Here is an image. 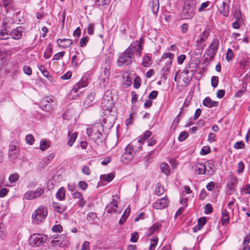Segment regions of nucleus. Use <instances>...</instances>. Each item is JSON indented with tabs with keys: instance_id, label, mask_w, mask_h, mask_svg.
<instances>
[{
	"instance_id": "dca6fc26",
	"label": "nucleus",
	"mask_w": 250,
	"mask_h": 250,
	"mask_svg": "<svg viewBox=\"0 0 250 250\" xmlns=\"http://www.w3.org/2000/svg\"><path fill=\"white\" fill-rule=\"evenodd\" d=\"M193 167L195 169V171L199 175L205 174L207 171L206 166L204 163L197 162L194 164Z\"/></svg>"
},
{
	"instance_id": "58836bf2",
	"label": "nucleus",
	"mask_w": 250,
	"mask_h": 250,
	"mask_svg": "<svg viewBox=\"0 0 250 250\" xmlns=\"http://www.w3.org/2000/svg\"><path fill=\"white\" fill-rule=\"evenodd\" d=\"M3 6L6 11L9 10L13 7L12 0H2Z\"/></svg>"
},
{
	"instance_id": "13d9d810",
	"label": "nucleus",
	"mask_w": 250,
	"mask_h": 250,
	"mask_svg": "<svg viewBox=\"0 0 250 250\" xmlns=\"http://www.w3.org/2000/svg\"><path fill=\"white\" fill-rule=\"evenodd\" d=\"M97 217V214L94 212H90L87 214L86 218L88 221H93Z\"/></svg>"
},
{
	"instance_id": "774afa93",
	"label": "nucleus",
	"mask_w": 250,
	"mask_h": 250,
	"mask_svg": "<svg viewBox=\"0 0 250 250\" xmlns=\"http://www.w3.org/2000/svg\"><path fill=\"white\" fill-rule=\"evenodd\" d=\"M139 238L138 234L137 232H133L131 234L130 241L135 243L137 241Z\"/></svg>"
},
{
	"instance_id": "de8ad7c7",
	"label": "nucleus",
	"mask_w": 250,
	"mask_h": 250,
	"mask_svg": "<svg viewBox=\"0 0 250 250\" xmlns=\"http://www.w3.org/2000/svg\"><path fill=\"white\" fill-rule=\"evenodd\" d=\"M52 48L51 47L47 46L44 53L43 56L45 59H49L52 55Z\"/></svg>"
},
{
	"instance_id": "4d7b16f0",
	"label": "nucleus",
	"mask_w": 250,
	"mask_h": 250,
	"mask_svg": "<svg viewBox=\"0 0 250 250\" xmlns=\"http://www.w3.org/2000/svg\"><path fill=\"white\" fill-rule=\"evenodd\" d=\"M209 1H208L202 3L198 9V11L199 12L204 11L205 9L209 6Z\"/></svg>"
},
{
	"instance_id": "8fccbe9b",
	"label": "nucleus",
	"mask_w": 250,
	"mask_h": 250,
	"mask_svg": "<svg viewBox=\"0 0 250 250\" xmlns=\"http://www.w3.org/2000/svg\"><path fill=\"white\" fill-rule=\"evenodd\" d=\"M234 57V53L232 49L229 48L226 54V60L229 62Z\"/></svg>"
},
{
	"instance_id": "1a4fd4ad",
	"label": "nucleus",
	"mask_w": 250,
	"mask_h": 250,
	"mask_svg": "<svg viewBox=\"0 0 250 250\" xmlns=\"http://www.w3.org/2000/svg\"><path fill=\"white\" fill-rule=\"evenodd\" d=\"M135 143L128 144L125 148V152L133 158L136 153L141 150V146H136Z\"/></svg>"
},
{
	"instance_id": "4c0bfd02",
	"label": "nucleus",
	"mask_w": 250,
	"mask_h": 250,
	"mask_svg": "<svg viewBox=\"0 0 250 250\" xmlns=\"http://www.w3.org/2000/svg\"><path fill=\"white\" fill-rule=\"evenodd\" d=\"M160 168L161 172L165 173L166 175H168L170 172V168L169 166L165 163H162L160 165Z\"/></svg>"
},
{
	"instance_id": "2f4dec72",
	"label": "nucleus",
	"mask_w": 250,
	"mask_h": 250,
	"mask_svg": "<svg viewBox=\"0 0 250 250\" xmlns=\"http://www.w3.org/2000/svg\"><path fill=\"white\" fill-rule=\"evenodd\" d=\"M130 212V209L128 207L124 211L123 214L122 215L119 223L120 225L123 224L126 221L127 218L128 216V215L129 214Z\"/></svg>"
},
{
	"instance_id": "a878e982",
	"label": "nucleus",
	"mask_w": 250,
	"mask_h": 250,
	"mask_svg": "<svg viewBox=\"0 0 250 250\" xmlns=\"http://www.w3.org/2000/svg\"><path fill=\"white\" fill-rule=\"evenodd\" d=\"M229 213L227 209L222 210L221 223L224 225L229 223Z\"/></svg>"
},
{
	"instance_id": "ea45409f",
	"label": "nucleus",
	"mask_w": 250,
	"mask_h": 250,
	"mask_svg": "<svg viewBox=\"0 0 250 250\" xmlns=\"http://www.w3.org/2000/svg\"><path fill=\"white\" fill-rule=\"evenodd\" d=\"M151 8L153 13H157L159 9V0H152Z\"/></svg>"
},
{
	"instance_id": "bf43d9fd",
	"label": "nucleus",
	"mask_w": 250,
	"mask_h": 250,
	"mask_svg": "<svg viewBox=\"0 0 250 250\" xmlns=\"http://www.w3.org/2000/svg\"><path fill=\"white\" fill-rule=\"evenodd\" d=\"M245 146V144L242 142H237L234 145V148L236 149L244 148Z\"/></svg>"
},
{
	"instance_id": "0e129e2a",
	"label": "nucleus",
	"mask_w": 250,
	"mask_h": 250,
	"mask_svg": "<svg viewBox=\"0 0 250 250\" xmlns=\"http://www.w3.org/2000/svg\"><path fill=\"white\" fill-rule=\"evenodd\" d=\"M141 79L138 77H136L135 79H134V83L133 85L134 87L136 89L139 88V87L141 85Z\"/></svg>"
},
{
	"instance_id": "cd10ccee",
	"label": "nucleus",
	"mask_w": 250,
	"mask_h": 250,
	"mask_svg": "<svg viewBox=\"0 0 250 250\" xmlns=\"http://www.w3.org/2000/svg\"><path fill=\"white\" fill-rule=\"evenodd\" d=\"M13 23V22L10 18H5L2 21V27L7 30H10L11 29L10 27Z\"/></svg>"
},
{
	"instance_id": "09e8293b",
	"label": "nucleus",
	"mask_w": 250,
	"mask_h": 250,
	"mask_svg": "<svg viewBox=\"0 0 250 250\" xmlns=\"http://www.w3.org/2000/svg\"><path fill=\"white\" fill-rule=\"evenodd\" d=\"M65 54L64 51H61L55 54L53 58L54 61H59L62 59Z\"/></svg>"
},
{
	"instance_id": "7c9ffc66",
	"label": "nucleus",
	"mask_w": 250,
	"mask_h": 250,
	"mask_svg": "<svg viewBox=\"0 0 250 250\" xmlns=\"http://www.w3.org/2000/svg\"><path fill=\"white\" fill-rule=\"evenodd\" d=\"M219 45V41L217 39L215 38L212 40L208 47L216 52L218 50Z\"/></svg>"
},
{
	"instance_id": "473e14b6",
	"label": "nucleus",
	"mask_w": 250,
	"mask_h": 250,
	"mask_svg": "<svg viewBox=\"0 0 250 250\" xmlns=\"http://www.w3.org/2000/svg\"><path fill=\"white\" fill-rule=\"evenodd\" d=\"M70 135V131H68V137H69V141L67 142V145L69 146H72L74 143L75 142L76 139L77 138L78 134L77 132H74L72 133V134Z\"/></svg>"
},
{
	"instance_id": "052dcab7",
	"label": "nucleus",
	"mask_w": 250,
	"mask_h": 250,
	"mask_svg": "<svg viewBox=\"0 0 250 250\" xmlns=\"http://www.w3.org/2000/svg\"><path fill=\"white\" fill-rule=\"evenodd\" d=\"M146 140V139H145L144 137H143V135H142L138 138V139L137 141H134L132 143H135V145H136V146H142V143Z\"/></svg>"
},
{
	"instance_id": "39448f33",
	"label": "nucleus",
	"mask_w": 250,
	"mask_h": 250,
	"mask_svg": "<svg viewBox=\"0 0 250 250\" xmlns=\"http://www.w3.org/2000/svg\"><path fill=\"white\" fill-rule=\"evenodd\" d=\"M47 214V208L44 206H41L33 211L32 218L37 223H40L46 218Z\"/></svg>"
},
{
	"instance_id": "c756f323",
	"label": "nucleus",
	"mask_w": 250,
	"mask_h": 250,
	"mask_svg": "<svg viewBox=\"0 0 250 250\" xmlns=\"http://www.w3.org/2000/svg\"><path fill=\"white\" fill-rule=\"evenodd\" d=\"M250 240V232L244 237L243 241V248L242 250H250V245H249Z\"/></svg>"
},
{
	"instance_id": "0eeeda50",
	"label": "nucleus",
	"mask_w": 250,
	"mask_h": 250,
	"mask_svg": "<svg viewBox=\"0 0 250 250\" xmlns=\"http://www.w3.org/2000/svg\"><path fill=\"white\" fill-rule=\"evenodd\" d=\"M174 57V55L170 52H167L164 53L162 56V60L165 61V60L168 59L166 63V66H164L162 69V73L163 75H167L169 69L171 67L172 60Z\"/></svg>"
},
{
	"instance_id": "c9c22d12",
	"label": "nucleus",
	"mask_w": 250,
	"mask_h": 250,
	"mask_svg": "<svg viewBox=\"0 0 250 250\" xmlns=\"http://www.w3.org/2000/svg\"><path fill=\"white\" fill-rule=\"evenodd\" d=\"M50 147V142L45 140H42L41 141L40 143V149L42 151H44L46 150L48 148Z\"/></svg>"
},
{
	"instance_id": "20e7f679",
	"label": "nucleus",
	"mask_w": 250,
	"mask_h": 250,
	"mask_svg": "<svg viewBox=\"0 0 250 250\" xmlns=\"http://www.w3.org/2000/svg\"><path fill=\"white\" fill-rule=\"evenodd\" d=\"M47 240L46 235L42 233H34L29 238V244L34 247L43 245Z\"/></svg>"
},
{
	"instance_id": "864d4df0",
	"label": "nucleus",
	"mask_w": 250,
	"mask_h": 250,
	"mask_svg": "<svg viewBox=\"0 0 250 250\" xmlns=\"http://www.w3.org/2000/svg\"><path fill=\"white\" fill-rule=\"evenodd\" d=\"M206 223V219L205 217H201L198 220V229H201Z\"/></svg>"
},
{
	"instance_id": "49530a36",
	"label": "nucleus",
	"mask_w": 250,
	"mask_h": 250,
	"mask_svg": "<svg viewBox=\"0 0 250 250\" xmlns=\"http://www.w3.org/2000/svg\"><path fill=\"white\" fill-rule=\"evenodd\" d=\"M6 229L5 225L3 223H0V238L5 236Z\"/></svg>"
},
{
	"instance_id": "4468645a",
	"label": "nucleus",
	"mask_w": 250,
	"mask_h": 250,
	"mask_svg": "<svg viewBox=\"0 0 250 250\" xmlns=\"http://www.w3.org/2000/svg\"><path fill=\"white\" fill-rule=\"evenodd\" d=\"M57 42L59 47L63 49L70 47L73 43L72 40L69 39H59Z\"/></svg>"
},
{
	"instance_id": "c03bdc74",
	"label": "nucleus",
	"mask_w": 250,
	"mask_h": 250,
	"mask_svg": "<svg viewBox=\"0 0 250 250\" xmlns=\"http://www.w3.org/2000/svg\"><path fill=\"white\" fill-rule=\"evenodd\" d=\"M205 53L208 57V59L211 61L214 57L216 52L208 47L206 49Z\"/></svg>"
},
{
	"instance_id": "603ef678",
	"label": "nucleus",
	"mask_w": 250,
	"mask_h": 250,
	"mask_svg": "<svg viewBox=\"0 0 250 250\" xmlns=\"http://www.w3.org/2000/svg\"><path fill=\"white\" fill-rule=\"evenodd\" d=\"M25 141L27 144L32 145L34 143V138L32 134H28L25 137Z\"/></svg>"
},
{
	"instance_id": "69168bd1",
	"label": "nucleus",
	"mask_w": 250,
	"mask_h": 250,
	"mask_svg": "<svg viewBox=\"0 0 250 250\" xmlns=\"http://www.w3.org/2000/svg\"><path fill=\"white\" fill-rule=\"evenodd\" d=\"M212 212V208L210 204H207L205 207V212L208 214Z\"/></svg>"
},
{
	"instance_id": "9d476101",
	"label": "nucleus",
	"mask_w": 250,
	"mask_h": 250,
	"mask_svg": "<svg viewBox=\"0 0 250 250\" xmlns=\"http://www.w3.org/2000/svg\"><path fill=\"white\" fill-rule=\"evenodd\" d=\"M209 35V32L205 30L199 36L198 39L196 41L197 46L200 48H203L206 46V42Z\"/></svg>"
},
{
	"instance_id": "b1692460",
	"label": "nucleus",
	"mask_w": 250,
	"mask_h": 250,
	"mask_svg": "<svg viewBox=\"0 0 250 250\" xmlns=\"http://www.w3.org/2000/svg\"><path fill=\"white\" fill-rule=\"evenodd\" d=\"M52 207L55 211L61 213L63 212L66 208L64 206L57 202H53L52 203Z\"/></svg>"
},
{
	"instance_id": "a211bd4d",
	"label": "nucleus",
	"mask_w": 250,
	"mask_h": 250,
	"mask_svg": "<svg viewBox=\"0 0 250 250\" xmlns=\"http://www.w3.org/2000/svg\"><path fill=\"white\" fill-rule=\"evenodd\" d=\"M117 207V201L115 199H113L111 203L106 207V209L108 213L116 212Z\"/></svg>"
},
{
	"instance_id": "5701e85b",
	"label": "nucleus",
	"mask_w": 250,
	"mask_h": 250,
	"mask_svg": "<svg viewBox=\"0 0 250 250\" xmlns=\"http://www.w3.org/2000/svg\"><path fill=\"white\" fill-rule=\"evenodd\" d=\"M95 98V93L93 92H91L89 94H88L84 101L83 104L85 107H88L92 105V102L94 100Z\"/></svg>"
},
{
	"instance_id": "a19ab883",
	"label": "nucleus",
	"mask_w": 250,
	"mask_h": 250,
	"mask_svg": "<svg viewBox=\"0 0 250 250\" xmlns=\"http://www.w3.org/2000/svg\"><path fill=\"white\" fill-rule=\"evenodd\" d=\"M114 178V175L113 173L108 174H103L101 176V179L104 181L109 182H111Z\"/></svg>"
},
{
	"instance_id": "393cba45",
	"label": "nucleus",
	"mask_w": 250,
	"mask_h": 250,
	"mask_svg": "<svg viewBox=\"0 0 250 250\" xmlns=\"http://www.w3.org/2000/svg\"><path fill=\"white\" fill-rule=\"evenodd\" d=\"M66 190L63 187L60 188L57 191L56 197L60 201H63L65 199Z\"/></svg>"
},
{
	"instance_id": "a18cd8bd",
	"label": "nucleus",
	"mask_w": 250,
	"mask_h": 250,
	"mask_svg": "<svg viewBox=\"0 0 250 250\" xmlns=\"http://www.w3.org/2000/svg\"><path fill=\"white\" fill-rule=\"evenodd\" d=\"M164 191L165 189L163 187L159 184L156 185L155 190L156 194L158 196L161 195L164 193Z\"/></svg>"
},
{
	"instance_id": "9b49d317",
	"label": "nucleus",
	"mask_w": 250,
	"mask_h": 250,
	"mask_svg": "<svg viewBox=\"0 0 250 250\" xmlns=\"http://www.w3.org/2000/svg\"><path fill=\"white\" fill-rule=\"evenodd\" d=\"M75 54L72 56L71 63L73 65L78 67L84 59L83 53L82 51H76Z\"/></svg>"
},
{
	"instance_id": "f8f14e48",
	"label": "nucleus",
	"mask_w": 250,
	"mask_h": 250,
	"mask_svg": "<svg viewBox=\"0 0 250 250\" xmlns=\"http://www.w3.org/2000/svg\"><path fill=\"white\" fill-rule=\"evenodd\" d=\"M169 203L167 198L164 197L156 201L153 204V207L156 209H162L167 208Z\"/></svg>"
},
{
	"instance_id": "423d86ee",
	"label": "nucleus",
	"mask_w": 250,
	"mask_h": 250,
	"mask_svg": "<svg viewBox=\"0 0 250 250\" xmlns=\"http://www.w3.org/2000/svg\"><path fill=\"white\" fill-rule=\"evenodd\" d=\"M114 106V103L111 96V92L107 90L104 93L101 103V107L103 110L110 111Z\"/></svg>"
},
{
	"instance_id": "f03ea898",
	"label": "nucleus",
	"mask_w": 250,
	"mask_h": 250,
	"mask_svg": "<svg viewBox=\"0 0 250 250\" xmlns=\"http://www.w3.org/2000/svg\"><path fill=\"white\" fill-rule=\"evenodd\" d=\"M103 125L97 123L89 126L86 129V134L96 143L99 144L102 142L103 135L101 131L103 130Z\"/></svg>"
},
{
	"instance_id": "3c124183",
	"label": "nucleus",
	"mask_w": 250,
	"mask_h": 250,
	"mask_svg": "<svg viewBox=\"0 0 250 250\" xmlns=\"http://www.w3.org/2000/svg\"><path fill=\"white\" fill-rule=\"evenodd\" d=\"M219 82V78L217 76H212L211 79V86L215 88L217 86Z\"/></svg>"
},
{
	"instance_id": "6e6552de",
	"label": "nucleus",
	"mask_w": 250,
	"mask_h": 250,
	"mask_svg": "<svg viewBox=\"0 0 250 250\" xmlns=\"http://www.w3.org/2000/svg\"><path fill=\"white\" fill-rule=\"evenodd\" d=\"M44 189L42 188H38L35 190H29L23 195L26 200H31L41 197L44 193Z\"/></svg>"
},
{
	"instance_id": "f3484780",
	"label": "nucleus",
	"mask_w": 250,
	"mask_h": 250,
	"mask_svg": "<svg viewBox=\"0 0 250 250\" xmlns=\"http://www.w3.org/2000/svg\"><path fill=\"white\" fill-rule=\"evenodd\" d=\"M219 10L224 16L228 17L229 13V4L225 1L222 2L221 5L219 8Z\"/></svg>"
},
{
	"instance_id": "f704fd0d",
	"label": "nucleus",
	"mask_w": 250,
	"mask_h": 250,
	"mask_svg": "<svg viewBox=\"0 0 250 250\" xmlns=\"http://www.w3.org/2000/svg\"><path fill=\"white\" fill-rule=\"evenodd\" d=\"M110 0H95V1L97 6L101 8H104L108 5Z\"/></svg>"
},
{
	"instance_id": "e433bc0d",
	"label": "nucleus",
	"mask_w": 250,
	"mask_h": 250,
	"mask_svg": "<svg viewBox=\"0 0 250 250\" xmlns=\"http://www.w3.org/2000/svg\"><path fill=\"white\" fill-rule=\"evenodd\" d=\"M131 156L127 154L125 151L121 157V162L124 164H128L129 162L133 160Z\"/></svg>"
},
{
	"instance_id": "aec40b11",
	"label": "nucleus",
	"mask_w": 250,
	"mask_h": 250,
	"mask_svg": "<svg viewBox=\"0 0 250 250\" xmlns=\"http://www.w3.org/2000/svg\"><path fill=\"white\" fill-rule=\"evenodd\" d=\"M19 151V148L18 146L12 144L9 145L8 154L9 156L12 157V158L17 157Z\"/></svg>"
},
{
	"instance_id": "338daca9",
	"label": "nucleus",
	"mask_w": 250,
	"mask_h": 250,
	"mask_svg": "<svg viewBox=\"0 0 250 250\" xmlns=\"http://www.w3.org/2000/svg\"><path fill=\"white\" fill-rule=\"evenodd\" d=\"M216 135L214 133H210L208 134V141L210 143H212L215 141H216Z\"/></svg>"
},
{
	"instance_id": "6e6d98bb",
	"label": "nucleus",
	"mask_w": 250,
	"mask_h": 250,
	"mask_svg": "<svg viewBox=\"0 0 250 250\" xmlns=\"http://www.w3.org/2000/svg\"><path fill=\"white\" fill-rule=\"evenodd\" d=\"M19 179V175L17 173L11 174L9 177V180L11 183L16 182Z\"/></svg>"
},
{
	"instance_id": "c85d7f7f",
	"label": "nucleus",
	"mask_w": 250,
	"mask_h": 250,
	"mask_svg": "<svg viewBox=\"0 0 250 250\" xmlns=\"http://www.w3.org/2000/svg\"><path fill=\"white\" fill-rule=\"evenodd\" d=\"M38 68L43 75L44 77L47 78L50 81L52 80V77L50 75L49 73L43 65H38Z\"/></svg>"
},
{
	"instance_id": "4be33fe9",
	"label": "nucleus",
	"mask_w": 250,
	"mask_h": 250,
	"mask_svg": "<svg viewBox=\"0 0 250 250\" xmlns=\"http://www.w3.org/2000/svg\"><path fill=\"white\" fill-rule=\"evenodd\" d=\"M152 55L145 54L143 58L142 65L144 67H148L151 64Z\"/></svg>"
},
{
	"instance_id": "72a5a7b5",
	"label": "nucleus",
	"mask_w": 250,
	"mask_h": 250,
	"mask_svg": "<svg viewBox=\"0 0 250 250\" xmlns=\"http://www.w3.org/2000/svg\"><path fill=\"white\" fill-rule=\"evenodd\" d=\"M10 31L2 27L0 30V40H6L8 39Z\"/></svg>"
},
{
	"instance_id": "e2e57ef3",
	"label": "nucleus",
	"mask_w": 250,
	"mask_h": 250,
	"mask_svg": "<svg viewBox=\"0 0 250 250\" xmlns=\"http://www.w3.org/2000/svg\"><path fill=\"white\" fill-rule=\"evenodd\" d=\"M210 152V147L208 146H205L202 148L200 154L201 155H206L208 154Z\"/></svg>"
},
{
	"instance_id": "79ce46f5",
	"label": "nucleus",
	"mask_w": 250,
	"mask_h": 250,
	"mask_svg": "<svg viewBox=\"0 0 250 250\" xmlns=\"http://www.w3.org/2000/svg\"><path fill=\"white\" fill-rule=\"evenodd\" d=\"M105 68L104 71L103 77H106V78H109V69L110 68V63L109 61H106L104 63Z\"/></svg>"
},
{
	"instance_id": "5fc2aeb1",
	"label": "nucleus",
	"mask_w": 250,
	"mask_h": 250,
	"mask_svg": "<svg viewBox=\"0 0 250 250\" xmlns=\"http://www.w3.org/2000/svg\"><path fill=\"white\" fill-rule=\"evenodd\" d=\"M188 136V134L186 131L182 132L178 137V140L180 142H183L185 140Z\"/></svg>"
},
{
	"instance_id": "bb28decb",
	"label": "nucleus",
	"mask_w": 250,
	"mask_h": 250,
	"mask_svg": "<svg viewBox=\"0 0 250 250\" xmlns=\"http://www.w3.org/2000/svg\"><path fill=\"white\" fill-rule=\"evenodd\" d=\"M162 227V225L159 223H156L153 224L150 228L148 229V234L149 235H151L154 233L158 232L159 231V229Z\"/></svg>"
},
{
	"instance_id": "f257e3e1",
	"label": "nucleus",
	"mask_w": 250,
	"mask_h": 250,
	"mask_svg": "<svg viewBox=\"0 0 250 250\" xmlns=\"http://www.w3.org/2000/svg\"><path fill=\"white\" fill-rule=\"evenodd\" d=\"M143 49L138 43L130 44L123 52L121 53L117 60L118 66L130 65L134 60V56L140 57L142 53Z\"/></svg>"
},
{
	"instance_id": "37998d69",
	"label": "nucleus",
	"mask_w": 250,
	"mask_h": 250,
	"mask_svg": "<svg viewBox=\"0 0 250 250\" xmlns=\"http://www.w3.org/2000/svg\"><path fill=\"white\" fill-rule=\"evenodd\" d=\"M158 242V238L156 236H153L151 239L149 250H154Z\"/></svg>"
},
{
	"instance_id": "ddd939ff",
	"label": "nucleus",
	"mask_w": 250,
	"mask_h": 250,
	"mask_svg": "<svg viewBox=\"0 0 250 250\" xmlns=\"http://www.w3.org/2000/svg\"><path fill=\"white\" fill-rule=\"evenodd\" d=\"M88 85V82L86 80H81L79 82L76 84L70 91L71 94L80 92L82 93V91L80 90L83 87H86Z\"/></svg>"
},
{
	"instance_id": "680f3d73",
	"label": "nucleus",
	"mask_w": 250,
	"mask_h": 250,
	"mask_svg": "<svg viewBox=\"0 0 250 250\" xmlns=\"http://www.w3.org/2000/svg\"><path fill=\"white\" fill-rule=\"evenodd\" d=\"M206 167H208L209 168V169H210V173H209V174H212L214 173V172H215L214 169V166L213 163L212 161H210V160L208 161L207 162Z\"/></svg>"
},
{
	"instance_id": "6ab92c4d",
	"label": "nucleus",
	"mask_w": 250,
	"mask_h": 250,
	"mask_svg": "<svg viewBox=\"0 0 250 250\" xmlns=\"http://www.w3.org/2000/svg\"><path fill=\"white\" fill-rule=\"evenodd\" d=\"M12 38L15 40H19L22 37V31L21 27H18L13 29L9 34Z\"/></svg>"
},
{
	"instance_id": "7ed1b4c3",
	"label": "nucleus",
	"mask_w": 250,
	"mask_h": 250,
	"mask_svg": "<svg viewBox=\"0 0 250 250\" xmlns=\"http://www.w3.org/2000/svg\"><path fill=\"white\" fill-rule=\"evenodd\" d=\"M196 1L195 0H188L185 2L182 9L181 16L184 19H191L195 15L196 9Z\"/></svg>"
},
{
	"instance_id": "412c9836",
	"label": "nucleus",
	"mask_w": 250,
	"mask_h": 250,
	"mask_svg": "<svg viewBox=\"0 0 250 250\" xmlns=\"http://www.w3.org/2000/svg\"><path fill=\"white\" fill-rule=\"evenodd\" d=\"M203 104L208 107H217L218 105V102L213 101L210 98L206 97L203 101Z\"/></svg>"
},
{
	"instance_id": "2eb2a0df",
	"label": "nucleus",
	"mask_w": 250,
	"mask_h": 250,
	"mask_svg": "<svg viewBox=\"0 0 250 250\" xmlns=\"http://www.w3.org/2000/svg\"><path fill=\"white\" fill-rule=\"evenodd\" d=\"M73 198L78 199V204L81 208L83 207L86 205V201L84 200L83 194L78 191H75L72 194Z\"/></svg>"
}]
</instances>
